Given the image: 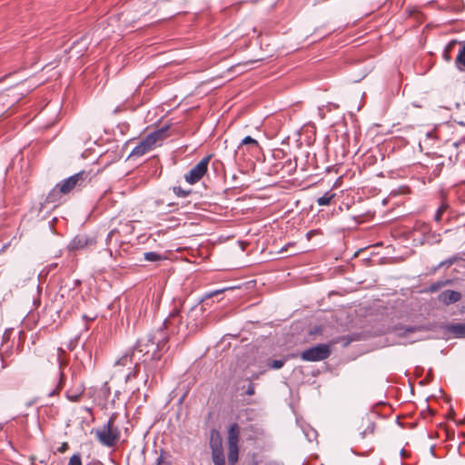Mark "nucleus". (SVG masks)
Here are the masks:
<instances>
[{
  "mask_svg": "<svg viewBox=\"0 0 465 465\" xmlns=\"http://www.w3.org/2000/svg\"><path fill=\"white\" fill-rule=\"evenodd\" d=\"M168 334L163 329H157L137 340L133 349L135 354H139L138 361L144 364L146 371H153L157 368L163 352L168 350Z\"/></svg>",
  "mask_w": 465,
  "mask_h": 465,
  "instance_id": "f257e3e1",
  "label": "nucleus"
},
{
  "mask_svg": "<svg viewBox=\"0 0 465 465\" xmlns=\"http://www.w3.org/2000/svg\"><path fill=\"white\" fill-rule=\"evenodd\" d=\"M168 129L169 126L166 125L148 134L132 150L128 158H138L152 151L158 142L163 141L168 136Z\"/></svg>",
  "mask_w": 465,
  "mask_h": 465,
  "instance_id": "f03ea898",
  "label": "nucleus"
},
{
  "mask_svg": "<svg viewBox=\"0 0 465 465\" xmlns=\"http://www.w3.org/2000/svg\"><path fill=\"white\" fill-rule=\"evenodd\" d=\"M114 416L113 414L105 425L94 431L98 441L108 448L114 447L120 439V430L114 426Z\"/></svg>",
  "mask_w": 465,
  "mask_h": 465,
  "instance_id": "7ed1b4c3",
  "label": "nucleus"
},
{
  "mask_svg": "<svg viewBox=\"0 0 465 465\" xmlns=\"http://www.w3.org/2000/svg\"><path fill=\"white\" fill-rule=\"evenodd\" d=\"M90 173L85 171H80L77 173L63 180L59 184L60 192L67 194L74 190H80L90 181Z\"/></svg>",
  "mask_w": 465,
  "mask_h": 465,
  "instance_id": "20e7f679",
  "label": "nucleus"
},
{
  "mask_svg": "<svg viewBox=\"0 0 465 465\" xmlns=\"http://www.w3.org/2000/svg\"><path fill=\"white\" fill-rule=\"evenodd\" d=\"M330 355V345L325 343H319L315 346L304 350L301 354V358L305 361H319L326 360Z\"/></svg>",
  "mask_w": 465,
  "mask_h": 465,
  "instance_id": "39448f33",
  "label": "nucleus"
},
{
  "mask_svg": "<svg viewBox=\"0 0 465 465\" xmlns=\"http://www.w3.org/2000/svg\"><path fill=\"white\" fill-rule=\"evenodd\" d=\"M97 243V237L94 234L79 233L75 235L67 245L69 252L88 250Z\"/></svg>",
  "mask_w": 465,
  "mask_h": 465,
  "instance_id": "423d86ee",
  "label": "nucleus"
},
{
  "mask_svg": "<svg viewBox=\"0 0 465 465\" xmlns=\"http://www.w3.org/2000/svg\"><path fill=\"white\" fill-rule=\"evenodd\" d=\"M413 232L421 236V243H435L440 241V235L432 232L429 223L422 221H416L413 225Z\"/></svg>",
  "mask_w": 465,
  "mask_h": 465,
  "instance_id": "0eeeda50",
  "label": "nucleus"
},
{
  "mask_svg": "<svg viewBox=\"0 0 465 465\" xmlns=\"http://www.w3.org/2000/svg\"><path fill=\"white\" fill-rule=\"evenodd\" d=\"M211 158V154L203 157L188 173L184 174V180L190 184L198 183L207 173Z\"/></svg>",
  "mask_w": 465,
  "mask_h": 465,
  "instance_id": "6e6552de",
  "label": "nucleus"
},
{
  "mask_svg": "<svg viewBox=\"0 0 465 465\" xmlns=\"http://www.w3.org/2000/svg\"><path fill=\"white\" fill-rule=\"evenodd\" d=\"M183 317L181 315V311L179 308H173V311L170 312L168 317L163 321V330L169 335L179 333L181 331Z\"/></svg>",
  "mask_w": 465,
  "mask_h": 465,
  "instance_id": "1a4fd4ad",
  "label": "nucleus"
},
{
  "mask_svg": "<svg viewBox=\"0 0 465 465\" xmlns=\"http://www.w3.org/2000/svg\"><path fill=\"white\" fill-rule=\"evenodd\" d=\"M261 147L259 143L251 136L244 137L237 148V153L242 152L244 153L248 152L252 154H256L260 152Z\"/></svg>",
  "mask_w": 465,
  "mask_h": 465,
  "instance_id": "9d476101",
  "label": "nucleus"
},
{
  "mask_svg": "<svg viewBox=\"0 0 465 465\" xmlns=\"http://www.w3.org/2000/svg\"><path fill=\"white\" fill-rule=\"evenodd\" d=\"M460 299L461 293L453 290H445L441 292L438 296L439 302L445 305L453 304L460 301Z\"/></svg>",
  "mask_w": 465,
  "mask_h": 465,
  "instance_id": "9b49d317",
  "label": "nucleus"
},
{
  "mask_svg": "<svg viewBox=\"0 0 465 465\" xmlns=\"http://www.w3.org/2000/svg\"><path fill=\"white\" fill-rule=\"evenodd\" d=\"M64 351L62 348H57V361H58V363H59V369H60V371H59V381H58L56 387L54 390H52V391H50L48 392V396L49 397H52L54 395L58 394L59 391L62 390L64 384L65 376H64V372L61 371L63 363H62V361L60 359L61 358V354L64 353Z\"/></svg>",
  "mask_w": 465,
  "mask_h": 465,
  "instance_id": "f8f14e48",
  "label": "nucleus"
},
{
  "mask_svg": "<svg viewBox=\"0 0 465 465\" xmlns=\"http://www.w3.org/2000/svg\"><path fill=\"white\" fill-rule=\"evenodd\" d=\"M450 206L447 203H441V204L438 207L433 220L436 223H440L442 221H449L450 219Z\"/></svg>",
  "mask_w": 465,
  "mask_h": 465,
  "instance_id": "ddd939ff",
  "label": "nucleus"
},
{
  "mask_svg": "<svg viewBox=\"0 0 465 465\" xmlns=\"http://www.w3.org/2000/svg\"><path fill=\"white\" fill-rule=\"evenodd\" d=\"M240 428L237 423L231 424L228 430V446H238Z\"/></svg>",
  "mask_w": 465,
  "mask_h": 465,
  "instance_id": "4468645a",
  "label": "nucleus"
},
{
  "mask_svg": "<svg viewBox=\"0 0 465 465\" xmlns=\"http://www.w3.org/2000/svg\"><path fill=\"white\" fill-rule=\"evenodd\" d=\"M427 330L424 326H400L396 327L395 331H397V335L400 337H407L409 333H412L415 331H425Z\"/></svg>",
  "mask_w": 465,
  "mask_h": 465,
  "instance_id": "2eb2a0df",
  "label": "nucleus"
},
{
  "mask_svg": "<svg viewBox=\"0 0 465 465\" xmlns=\"http://www.w3.org/2000/svg\"><path fill=\"white\" fill-rule=\"evenodd\" d=\"M455 66L460 72L465 73V42L461 44L455 59Z\"/></svg>",
  "mask_w": 465,
  "mask_h": 465,
  "instance_id": "dca6fc26",
  "label": "nucleus"
},
{
  "mask_svg": "<svg viewBox=\"0 0 465 465\" xmlns=\"http://www.w3.org/2000/svg\"><path fill=\"white\" fill-rule=\"evenodd\" d=\"M64 194V193L60 192V186L57 183L48 193L46 196L45 202L48 203H54L56 204L59 203L61 196Z\"/></svg>",
  "mask_w": 465,
  "mask_h": 465,
  "instance_id": "f3484780",
  "label": "nucleus"
},
{
  "mask_svg": "<svg viewBox=\"0 0 465 465\" xmlns=\"http://www.w3.org/2000/svg\"><path fill=\"white\" fill-rule=\"evenodd\" d=\"M448 330L456 338H465V322L464 323H452L448 326Z\"/></svg>",
  "mask_w": 465,
  "mask_h": 465,
  "instance_id": "a211bd4d",
  "label": "nucleus"
},
{
  "mask_svg": "<svg viewBox=\"0 0 465 465\" xmlns=\"http://www.w3.org/2000/svg\"><path fill=\"white\" fill-rule=\"evenodd\" d=\"M136 354L134 349L125 352L120 359H118L115 362L116 366H126L129 363H132L134 358H135Z\"/></svg>",
  "mask_w": 465,
  "mask_h": 465,
  "instance_id": "6ab92c4d",
  "label": "nucleus"
},
{
  "mask_svg": "<svg viewBox=\"0 0 465 465\" xmlns=\"http://www.w3.org/2000/svg\"><path fill=\"white\" fill-rule=\"evenodd\" d=\"M286 361H287L286 357H283V358L278 359V360L268 359V361H266V364H265V367H266L265 369L279 370L284 366Z\"/></svg>",
  "mask_w": 465,
  "mask_h": 465,
  "instance_id": "aec40b11",
  "label": "nucleus"
},
{
  "mask_svg": "<svg viewBox=\"0 0 465 465\" xmlns=\"http://www.w3.org/2000/svg\"><path fill=\"white\" fill-rule=\"evenodd\" d=\"M227 458L229 465H235L239 459V447L228 446Z\"/></svg>",
  "mask_w": 465,
  "mask_h": 465,
  "instance_id": "412c9836",
  "label": "nucleus"
},
{
  "mask_svg": "<svg viewBox=\"0 0 465 465\" xmlns=\"http://www.w3.org/2000/svg\"><path fill=\"white\" fill-rule=\"evenodd\" d=\"M212 460L213 465L225 464L224 453L223 449H214L212 450Z\"/></svg>",
  "mask_w": 465,
  "mask_h": 465,
  "instance_id": "4be33fe9",
  "label": "nucleus"
},
{
  "mask_svg": "<svg viewBox=\"0 0 465 465\" xmlns=\"http://www.w3.org/2000/svg\"><path fill=\"white\" fill-rule=\"evenodd\" d=\"M334 196L335 193L329 191L325 193L322 196L317 198L316 203L320 206L329 205L331 203V201L334 198Z\"/></svg>",
  "mask_w": 465,
  "mask_h": 465,
  "instance_id": "5701e85b",
  "label": "nucleus"
},
{
  "mask_svg": "<svg viewBox=\"0 0 465 465\" xmlns=\"http://www.w3.org/2000/svg\"><path fill=\"white\" fill-rule=\"evenodd\" d=\"M83 392L84 391H73V390H68L66 392H65V397L72 402H77L80 401L82 395H83Z\"/></svg>",
  "mask_w": 465,
  "mask_h": 465,
  "instance_id": "b1692460",
  "label": "nucleus"
},
{
  "mask_svg": "<svg viewBox=\"0 0 465 465\" xmlns=\"http://www.w3.org/2000/svg\"><path fill=\"white\" fill-rule=\"evenodd\" d=\"M170 454L163 450L160 451V455L156 459L155 465H171L169 460Z\"/></svg>",
  "mask_w": 465,
  "mask_h": 465,
  "instance_id": "393cba45",
  "label": "nucleus"
},
{
  "mask_svg": "<svg viewBox=\"0 0 465 465\" xmlns=\"http://www.w3.org/2000/svg\"><path fill=\"white\" fill-rule=\"evenodd\" d=\"M144 260L147 262H158L163 260V255L156 252H147L143 254Z\"/></svg>",
  "mask_w": 465,
  "mask_h": 465,
  "instance_id": "a878e982",
  "label": "nucleus"
},
{
  "mask_svg": "<svg viewBox=\"0 0 465 465\" xmlns=\"http://www.w3.org/2000/svg\"><path fill=\"white\" fill-rule=\"evenodd\" d=\"M460 258L457 256V255H453L444 261H441L438 267L437 268H441V267H450L451 266L452 264H454Z\"/></svg>",
  "mask_w": 465,
  "mask_h": 465,
  "instance_id": "bb28decb",
  "label": "nucleus"
},
{
  "mask_svg": "<svg viewBox=\"0 0 465 465\" xmlns=\"http://www.w3.org/2000/svg\"><path fill=\"white\" fill-rule=\"evenodd\" d=\"M173 192L178 197H186L192 193V190H183L181 186H173Z\"/></svg>",
  "mask_w": 465,
  "mask_h": 465,
  "instance_id": "cd10ccee",
  "label": "nucleus"
},
{
  "mask_svg": "<svg viewBox=\"0 0 465 465\" xmlns=\"http://www.w3.org/2000/svg\"><path fill=\"white\" fill-rule=\"evenodd\" d=\"M210 447H211V450H214V449H223V444H222V439L220 438V436H217L216 438H212L211 439V442H210Z\"/></svg>",
  "mask_w": 465,
  "mask_h": 465,
  "instance_id": "c85d7f7f",
  "label": "nucleus"
},
{
  "mask_svg": "<svg viewBox=\"0 0 465 465\" xmlns=\"http://www.w3.org/2000/svg\"><path fill=\"white\" fill-rule=\"evenodd\" d=\"M139 371H140V363L136 362L134 370L126 375L125 381L127 382V381H131L132 379L135 378L138 375Z\"/></svg>",
  "mask_w": 465,
  "mask_h": 465,
  "instance_id": "c756f323",
  "label": "nucleus"
},
{
  "mask_svg": "<svg viewBox=\"0 0 465 465\" xmlns=\"http://www.w3.org/2000/svg\"><path fill=\"white\" fill-rule=\"evenodd\" d=\"M68 465H82V457L79 452L74 453L69 460Z\"/></svg>",
  "mask_w": 465,
  "mask_h": 465,
  "instance_id": "7c9ffc66",
  "label": "nucleus"
},
{
  "mask_svg": "<svg viewBox=\"0 0 465 465\" xmlns=\"http://www.w3.org/2000/svg\"><path fill=\"white\" fill-rule=\"evenodd\" d=\"M460 44L461 45L462 43L458 42L457 40H451L447 44V45L444 48V51H448V53H451L452 49L455 47L456 45Z\"/></svg>",
  "mask_w": 465,
  "mask_h": 465,
  "instance_id": "2f4dec72",
  "label": "nucleus"
},
{
  "mask_svg": "<svg viewBox=\"0 0 465 465\" xmlns=\"http://www.w3.org/2000/svg\"><path fill=\"white\" fill-rule=\"evenodd\" d=\"M374 428V423H370L368 427L361 432L362 438H364L367 433H373Z\"/></svg>",
  "mask_w": 465,
  "mask_h": 465,
  "instance_id": "473e14b6",
  "label": "nucleus"
},
{
  "mask_svg": "<svg viewBox=\"0 0 465 465\" xmlns=\"http://www.w3.org/2000/svg\"><path fill=\"white\" fill-rule=\"evenodd\" d=\"M266 371H267V369H262V370H261V371H260L259 372H257V373H252V374L251 375V377H250V378H248L247 380H248L250 382H252V381H253V380H257V379L260 377V375L263 374Z\"/></svg>",
  "mask_w": 465,
  "mask_h": 465,
  "instance_id": "72a5a7b5",
  "label": "nucleus"
},
{
  "mask_svg": "<svg viewBox=\"0 0 465 465\" xmlns=\"http://www.w3.org/2000/svg\"><path fill=\"white\" fill-rule=\"evenodd\" d=\"M255 393V387L252 382H250L247 390L245 391V394L248 396H252Z\"/></svg>",
  "mask_w": 465,
  "mask_h": 465,
  "instance_id": "f704fd0d",
  "label": "nucleus"
},
{
  "mask_svg": "<svg viewBox=\"0 0 465 465\" xmlns=\"http://www.w3.org/2000/svg\"><path fill=\"white\" fill-rule=\"evenodd\" d=\"M226 290H227V289H220V290H217V291H215V292H211V293L207 294V295H206V297H212V296H213V295L220 294V293L223 292H224V291H226Z\"/></svg>",
  "mask_w": 465,
  "mask_h": 465,
  "instance_id": "c9c22d12",
  "label": "nucleus"
},
{
  "mask_svg": "<svg viewBox=\"0 0 465 465\" xmlns=\"http://www.w3.org/2000/svg\"><path fill=\"white\" fill-rule=\"evenodd\" d=\"M443 58L449 62L451 59L450 53H448V51H443Z\"/></svg>",
  "mask_w": 465,
  "mask_h": 465,
  "instance_id": "e433bc0d",
  "label": "nucleus"
},
{
  "mask_svg": "<svg viewBox=\"0 0 465 465\" xmlns=\"http://www.w3.org/2000/svg\"><path fill=\"white\" fill-rule=\"evenodd\" d=\"M440 287V283H433L430 285V290L431 292H436Z\"/></svg>",
  "mask_w": 465,
  "mask_h": 465,
  "instance_id": "4c0bfd02",
  "label": "nucleus"
},
{
  "mask_svg": "<svg viewBox=\"0 0 465 465\" xmlns=\"http://www.w3.org/2000/svg\"><path fill=\"white\" fill-rule=\"evenodd\" d=\"M68 449V444L66 442L63 443L62 446L58 449L60 452L65 451Z\"/></svg>",
  "mask_w": 465,
  "mask_h": 465,
  "instance_id": "58836bf2",
  "label": "nucleus"
},
{
  "mask_svg": "<svg viewBox=\"0 0 465 465\" xmlns=\"http://www.w3.org/2000/svg\"><path fill=\"white\" fill-rule=\"evenodd\" d=\"M86 465H103V463L99 460H94L88 462Z\"/></svg>",
  "mask_w": 465,
  "mask_h": 465,
  "instance_id": "ea45409f",
  "label": "nucleus"
},
{
  "mask_svg": "<svg viewBox=\"0 0 465 465\" xmlns=\"http://www.w3.org/2000/svg\"><path fill=\"white\" fill-rule=\"evenodd\" d=\"M465 142V136L462 137L460 141H457V142H454L453 145L455 147H458L460 143H464Z\"/></svg>",
  "mask_w": 465,
  "mask_h": 465,
  "instance_id": "a19ab883",
  "label": "nucleus"
},
{
  "mask_svg": "<svg viewBox=\"0 0 465 465\" xmlns=\"http://www.w3.org/2000/svg\"><path fill=\"white\" fill-rule=\"evenodd\" d=\"M115 232V230H111L108 234H107V238H106V241H110L111 238L113 237V235L114 234Z\"/></svg>",
  "mask_w": 465,
  "mask_h": 465,
  "instance_id": "79ce46f5",
  "label": "nucleus"
},
{
  "mask_svg": "<svg viewBox=\"0 0 465 465\" xmlns=\"http://www.w3.org/2000/svg\"><path fill=\"white\" fill-rule=\"evenodd\" d=\"M9 75H10V74H5L4 76L0 77V84L3 83Z\"/></svg>",
  "mask_w": 465,
  "mask_h": 465,
  "instance_id": "37998d69",
  "label": "nucleus"
},
{
  "mask_svg": "<svg viewBox=\"0 0 465 465\" xmlns=\"http://www.w3.org/2000/svg\"><path fill=\"white\" fill-rule=\"evenodd\" d=\"M118 112H119V109H118V107H117V108H115V109H114V114H116V113H118Z\"/></svg>",
  "mask_w": 465,
  "mask_h": 465,
  "instance_id": "c03bdc74",
  "label": "nucleus"
}]
</instances>
